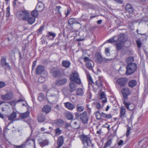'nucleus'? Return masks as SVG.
I'll return each mask as SVG.
<instances>
[{"instance_id": "f257e3e1", "label": "nucleus", "mask_w": 148, "mask_h": 148, "mask_svg": "<svg viewBox=\"0 0 148 148\" xmlns=\"http://www.w3.org/2000/svg\"><path fill=\"white\" fill-rule=\"evenodd\" d=\"M80 138L82 141V143L85 145L86 144L87 145L90 147L92 146V147H94L93 144L91 143V141L90 137L84 134L80 136Z\"/></svg>"}, {"instance_id": "0eeeda50", "label": "nucleus", "mask_w": 148, "mask_h": 148, "mask_svg": "<svg viewBox=\"0 0 148 148\" xmlns=\"http://www.w3.org/2000/svg\"><path fill=\"white\" fill-rule=\"evenodd\" d=\"M80 119L83 123L86 124L87 123L88 119L87 116V112L84 111L80 115Z\"/></svg>"}, {"instance_id": "dca6fc26", "label": "nucleus", "mask_w": 148, "mask_h": 148, "mask_svg": "<svg viewBox=\"0 0 148 148\" xmlns=\"http://www.w3.org/2000/svg\"><path fill=\"white\" fill-rule=\"evenodd\" d=\"M77 87V85L75 83L73 82H71L69 84V90L71 92H73L76 90Z\"/></svg>"}, {"instance_id": "aec40b11", "label": "nucleus", "mask_w": 148, "mask_h": 148, "mask_svg": "<svg viewBox=\"0 0 148 148\" xmlns=\"http://www.w3.org/2000/svg\"><path fill=\"white\" fill-rule=\"evenodd\" d=\"M126 40L124 35L123 34H120L118 36V38L117 41L118 42L123 43L125 42Z\"/></svg>"}, {"instance_id": "4be33fe9", "label": "nucleus", "mask_w": 148, "mask_h": 148, "mask_svg": "<svg viewBox=\"0 0 148 148\" xmlns=\"http://www.w3.org/2000/svg\"><path fill=\"white\" fill-rule=\"evenodd\" d=\"M99 99H102V102L105 103L107 102V99L106 97V95L105 93L103 92H101L99 94Z\"/></svg>"}, {"instance_id": "4468645a", "label": "nucleus", "mask_w": 148, "mask_h": 148, "mask_svg": "<svg viewBox=\"0 0 148 148\" xmlns=\"http://www.w3.org/2000/svg\"><path fill=\"white\" fill-rule=\"evenodd\" d=\"M1 64L2 66L4 67L6 69H10L11 66L6 61V59L4 58H2L1 59Z\"/></svg>"}, {"instance_id": "c03bdc74", "label": "nucleus", "mask_w": 148, "mask_h": 148, "mask_svg": "<svg viewBox=\"0 0 148 148\" xmlns=\"http://www.w3.org/2000/svg\"><path fill=\"white\" fill-rule=\"evenodd\" d=\"M101 116L107 119H110L112 118L110 114H107L103 112L101 113Z\"/></svg>"}, {"instance_id": "ddd939ff", "label": "nucleus", "mask_w": 148, "mask_h": 148, "mask_svg": "<svg viewBox=\"0 0 148 148\" xmlns=\"http://www.w3.org/2000/svg\"><path fill=\"white\" fill-rule=\"evenodd\" d=\"M1 97L2 99L3 100H10L14 97V95L12 92H10L5 95H2Z\"/></svg>"}, {"instance_id": "09e8293b", "label": "nucleus", "mask_w": 148, "mask_h": 148, "mask_svg": "<svg viewBox=\"0 0 148 148\" xmlns=\"http://www.w3.org/2000/svg\"><path fill=\"white\" fill-rule=\"evenodd\" d=\"M66 115L68 120H72L73 119V115L71 114L67 113L66 114Z\"/></svg>"}, {"instance_id": "de8ad7c7", "label": "nucleus", "mask_w": 148, "mask_h": 148, "mask_svg": "<svg viewBox=\"0 0 148 148\" xmlns=\"http://www.w3.org/2000/svg\"><path fill=\"white\" fill-rule=\"evenodd\" d=\"M26 146V143H23L20 145H14V148H24Z\"/></svg>"}, {"instance_id": "3c124183", "label": "nucleus", "mask_w": 148, "mask_h": 148, "mask_svg": "<svg viewBox=\"0 0 148 148\" xmlns=\"http://www.w3.org/2000/svg\"><path fill=\"white\" fill-rule=\"evenodd\" d=\"M62 131L60 130L59 128H57L55 130V133L56 135L59 136L61 133Z\"/></svg>"}, {"instance_id": "6ab92c4d", "label": "nucleus", "mask_w": 148, "mask_h": 148, "mask_svg": "<svg viewBox=\"0 0 148 148\" xmlns=\"http://www.w3.org/2000/svg\"><path fill=\"white\" fill-rule=\"evenodd\" d=\"M64 143V138L62 136H60L58 138L57 142L58 147L56 148H59L61 147Z\"/></svg>"}, {"instance_id": "ea45409f", "label": "nucleus", "mask_w": 148, "mask_h": 148, "mask_svg": "<svg viewBox=\"0 0 148 148\" xmlns=\"http://www.w3.org/2000/svg\"><path fill=\"white\" fill-rule=\"evenodd\" d=\"M112 139H109L105 143L104 146L103 148H106L107 147L110 146L112 143Z\"/></svg>"}, {"instance_id": "393cba45", "label": "nucleus", "mask_w": 148, "mask_h": 148, "mask_svg": "<svg viewBox=\"0 0 148 148\" xmlns=\"http://www.w3.org/2000/svg\"><path fill=\"white\" fill-rule=\"evenodd\" d=\"M86 66L88 69L91 70L94 66V62L91 61H89L86 63Z\"/></svg>"}, {"instance_id": "f704fd0d", "label": "nucleus", "mask_w": 148, "mask_h": 148, "mask_svg": "<svg viewBox=\"0 0 148 148\" xmlns=\"http://www.w3.org/2000/svg\"><path fill=\"white\" fill-rule=\"evenodd\" d=\"M39 143L40 145L44 146L48 145L49 143V142L48 140H46L40 141Z\"/></svg>"}, {"instance_id": "423d86ee", "label": "nucleus", "mask_w": 148, "mask_h": 148, "mask_svg": "<svg viewBox=\"0 0 148 148\" xmlns=\"http://www.w3.org/2000/svg\"><path fill=\"white\" fill-rule=\"evenodd\" d=\"M127 100H123V103L125 108L130 110H134L135 108V105L133 103L127 101Z\"/></svg>"}, {"instance_id": "9d476101", "label": "nucleus", "mask_w": 148, "mask_h": 148, "mask_svg": "<svg viewBox=\"0 0 148 148\" xmlns=\"http://www.w3.org/2000/svg\"><path fill=\"white\" fill-rule=\"evenodd\" d=\"M47 98V100L49 102L51 103H56L58 99L59 96H48Z\"/></svg>"}, {"instance_id": "473e14b6", "label": "nucleus", "mask_w": 148, "mask_h": 148, "mask_svg": "<svg viewBox=\"0 0 148 148\" xmlns=\"http://www.w3.org/2000/svg\"><path fill=\"white\" fill-rule=\"evenodd\" d=\"M27 20L28 23L30 24H32L35 21L36 18L35 17L32 16V17H29L28 18Z\"/></svg>"}, {"instance_id": "5701e85b", "label": "nucleus", "mask_w": 148, "mask_h": 148, "mask_svg": "<svg viewBox=\"0 0 148 148\" xmlns=\"http://www.w3.org/2000/svg\"><path fill=\"white\" fill-rule=\"evenodd\" d=\"M62 65L63 67L66 68H68L70 66L71 63L68 60H63L62 62Z\"/></svg>"}, {"instance_id": "0e129e2a", "label": "nucleus", "mask_w": 148, "mask_h": 148, "mask_svg": "<svg viewBox=\"0 0 148 148\" xmlns=\"http://www.w3.org/2000/svg\"><path fill=\"white\" fill-rule=\"evenodd\" d=\"M108 42L109 43H113L116 41V40H115L114 38L113 39H110L107 40Z\"/></svg>"}, {"instance_id": "2f4dec72", "label": "nucleus", "mask_w": 148, "mask_h": 148, "mask_svg": "<svg viewBox=\"0 0 148 148\" xmlns=\"http://www.w3.org/2000/svg\"><path fill=\"white\" fill-rule=\"evenodd\" d=\"M26 145L27 144V145L30 144L34 146L35 145V141L34 139L28 138L26 141Z\"/></svg>"}, {"instance_id": "1a4fd4ad", "label": "nucleus", "mask_w": 148, "mask_h": 148, "mask_svg": "<svg viewBox=\"0 0 148 148\" xmlns=\"http://www.w3.org/2000/svg\"><path fill=\"white\" fill-rule=\"evenodd\" d=\"M59 91L57 89L53 88L49 90L47 92V95L50 96H59Z\"/></svg>"}, {"instance_id": "9b49d317", "label": "nucleus", "mask_w": 148, "mask_h": 148, "mask_svg": "<svg viewBox=\"0 0 148 148\" xmlns=\"http://www.w3.org/2000/svg\"><path fill=\"white\" fill-rule=\"evenodd\" d=\"M50 73L54 77H58L60 75V71L56 68L51 69L50 70Z\"/></svg>"}, {"instance_id": "338daca9", "label": "nucleus", "mask_w": 148, "mask_h": 148, "mask_svg": "<svg viewBox=\"0 0 148 148\" xmlns=\"http://www.w3.org/2000/svg\"><path fill=\"white\" fill-rule=\"evenodd\" d=\"M123 141L122 140H120L119 142L118 143V145L119 146H121L123 145Z\"/></svg>"}, {"instance_id": "6e6d98bb", "label": "nucleus", "mask_w": 148, "mask_h": 148, "mask_svg": "<svg viewBox=\"0 0 148 148\" xmlns=\"http://www.w3.org/2000/svg\"><path fill=\"white\" fill-rule=\"evenodd\" d=\"M125 9H132V6L130 3H127L125 6Z\"/></svg>"}, {"instance_id": "e2e57ef3", "label": "nucleus", "mask_w": 148, "mask_h": 148, "mask_svg": "<svg viewBox=\"0 0 148 148\" xmlns=\"http://www.w3.org/2000/svg\"><path fill=\"white\" fill-rule=\"evenodd\" d=\"M117 3L119 4H122L123 3V0H114Z\"/></svg>"}, {"instance_id": "20e7f679", "label": "nucleus", "mask_w": 148, "mask_h": 148, "mask_svg": "<svg viewBox=\"0 0 148 148\" xmlns=\"http://www.w3.org/2000/svg\"><path fill=\"white\" fill-rule=\"evenodd\" d=\"M18 16L21 19L25 21L29 17V13L27 11L23 10L21 12H18L17 14Z\"/></svg>"}, {"instance_id": "69168bd1", "label": "nucleus", "mask_w": 148, "mask_h": 148, "mask_svg": "<svg viewBox=\"0 0 148 148\" xmlns=\"http://www.w3.org/2000/svg\"><path fill=\"white\" fill-rule=\"evenodd\" d=\"M96 108L98 109H99L101 107V104L99 103H96Z\"/></svg>"}, {"instance_id": "4c0bfd02", "label": "nucleus", "mask_w": 148, "mask_h": 148, "mask_svg": "<svg viewBox=\"0 0 148 148\" xmlns=\"http://www.w3.org/2000/svg\"><path fill=\"white\" fill-rule=\"evenodd\" d=\"M77 95L82 96L84 95V92L82 88H78L77 90Z\"/></svg>"}, {"instance_id": "f03ea898", "label": "nucleus", "mask_w": 148, "mask_h": 148, "mask_svg": "<svg viewBox=\"0 0 148 148\" xmlns=\"http://www.w3.org/2000/svg\"><path fill=\"white\" fill-rule=\"evenodd\" d=\"M136 68V65L135 63L129 64L126 67V74L128 75L132 74L135 71Z\"/></svg>"}, {"instance_id": "c9c22d12", "label": "nucleus", "mask_w": 148, "mask_h": 148, "mask_svg": "<svg viewBox=\"0 0 148 148\" xmlns=\"http://www.w3.org/2000/svg\"><path fill=\"white\" fill-rule=\"evenodd\" d=\"M38 120L40 122H43L45 119V116L42 114L39 115L38 117Z\"/></svg>"}, {"instance_id": "f8f14e48", "label": "nucleus", "mask_w": 148, "mask_h": 148, "mask_svg": "<svg viewBox=\"0 0 148 148\" xmlns=\"http://www.w3.org/2000/svg\"><path fill=\"white\" fill-rule=\"evenodd\" d=\"M45 71V67L43 66L39 65L35 69L36 73V75H40Z\"/></svg>"}, {"instance_id": "2eb2a0df", "label": "nucleus", "mask_w": 148, "mask_h": 148, "mask_svg": "<svg viewBox=\"0 0 148 148\" xmlns=\"http://www.w3.org/2000/svg\"><path fill=\"white\" fill-rule=\"evenodd\" d=\"M126 113V109L125 107L123 106H122L120 107V115L119 117L120 118L123 119L125 117Z\"/></svg>"}, {"instance_id": "c756f323", "label": "nucleus", "mask_w": 148, "mask_h": 148, "mask_svg": "<svg viewBox=\"0 0 148 148\" xmlns=\"http://www.w3.org/2000/svg\"><path fill=\"white\" fill-rule=\"evenodd\" d=\"M95 83L99 88L103 86V83L101 80V78L100 77H99V79L95 82Z\"/></svg>"}, {"instance_id": "72a5a7b5", "label": "nucleus", "mask_w": 148, "mask_h": 148, "mask_svg": "<svg viewBox=\"0 0 148 148\" xmlns=\"http://www.w3.org/2000/svg\"><path fill=\"white\" fill-rule=\"evenodd\" d=\"M29 111H27L21 114L20 115L21 118L25 119L27 118L29 116Z\"/></svg>"}, {"instance_id": "774afa93", "label": "nucleus", "mask_w": 148, "mask_h": 148, "mask_svg": "<svg viewBox=\"0 0 148 148\" xmlns=\"http://www.w3.org/2000/svg\"><path fill=\"white\" fill-rule=\"evenodd\" d=\"M36 61H34L33 63V64H32V70H33L34 69V67L36 65Z\"/></svg>"}, {"instance_id": "79ce46f5", "label": "nucleus", "mask_w": 148, "mask_h": 148, "mask_svg": "<svg viewBox=\"0 0 148 148\" xmlns=\"http://www.w3.org/2000/svg\"><path fill=\"white\" fill-rule=\"evenodd\" d=\"M87 8H90L92 9H94V8L96 9L94 6L92 5L91 4H90L87 2L85 3V5H84Z\"/></svg>"}, {"instance_id": "a18cd8bd", "label": "nucleus", "mask_w": 148, "mask_h": 148, "mask_svg": "<svg viewBox=\"0 0 148 148\" xmlns=\"http://www.w3.org/2000/svg\"><path fill=\"white\" fill-rule=\"evenodd\" d=\"M45 97L44 94L42 93H41L39 94L38 98V100L40 101H41L44 99Z\"/></svg>"}, {"instance_id": "cd10ccee", "label": "nucleus", "mask_w": 148, "mask_h": 148, "mask_svg": "<svg viewBox=\"0 0 148 148\" xmlns=\"http://www.w3.org/2000/svg\"><path fill=\"white\" fill-rule=\"evenodd\" d=\"M54 123L58 126H61L63 125V121L60 119L56 120L54 121Z\"/></svg>"}, {"instance_id": "e433bc0d", "label": "nucleus", "mask_w": 148, "mask_h": 148, "mask_svg": "<svg viewBox=\"0 0 148 148\" xmlns=\"http://www.w3.org/2000/svg\"><path fill=\"white\" fill-rule=\"evenodd\" d=\"M31 15L35 17V18H37L38 15V12L36 10H34L31 12Z\"/></svg>"}, {"instance_id": "c85d7f7f", "label": "nucleus", "mask_w": 148, "mask_h": 148, "mask_svg": "<svg viewBox=\"0 0 148 148\" xmlns=\"http://www.w3.org/2000/svg\"><path fill=\"white\" fill-rule=\"evenodd\" d=\"M76 109L77 111L79 112H81L84 110L85 108L84 106L77 104L76 106Z\"/></svg>"}, {"instance_id": "a19ab883", "label": "nucleus", "mask_w": 148, "mask_h": 148, "mask_svg": "<svg viewBox=\"0 0 148 148\" xmlns=\"http://www.w3.org/2000/svg\"><path fill=\"white\" fill-rule=\"evenodd\" d=\"M134 57H133L130 56L126 60V62L128 64L130 63H132V62H134Z\"/></svg>"}, {"instance_id": "f3484780", "label": "nucleus", "mask_w": 148, "mask_h": 148, "mask_svg": "<svg viewBox=\"0 0 148 148\" xmlns=\"http://www.w3.org/2000/svg\"><path fill=\"white\" fill-rule=\"evenodd\" d=\"M64 105L66 108L70 110H72L75 108L74 104L69 102L64 103Z\"/></svg>"}, {"instance_id": "b1692460", "label": "nucleus", "mask_w": 148, "mask_h": 148, "mask_svg": "<svg viewBox=\"0 0 148 148\" xmlns=\"http://www.w3.org/2000/svg\"><path fill=\"white\" fill-rule=\"evenodd\" d=\"M74 24H79V23L75 18H71L69 20V25L71 26Z\"/></svg>"}, {"instance_id": "bf43d9fd", "label": "nucleus", "mask_w": 148, "mask_h": 148, "mask_svg": "<svg viewBox=\"0 0 148 148\" xmlns=\"http://www.w3.org/2000/svg\"><path fill=\"white\" fill-rule=\"evenodd\" d=\"M136 43L138 47L139 48H140L142 45V43L139 40H136Z\"/></svg>"}, {"instance_id": "864d4df0", "label": "nucleus", "mask_w": 148, "mask_h": 148, "mask_svg": "<svg viewBox=\"0 0 148 148\" xmlns=\"http://www.w3.org/2000/svg\"><path fill=\"white\" fill-rule=\"evenodd\" d=\"M121 43L120 42H118L116 44V47L118 50H120L122 48Z\"/></svg>"}, {"instance_id": "13d9d810", "label": "nucleus", "mask_w": 148, "mask_h": 148, "mask_svg": "<svg viewBox=\"0 0 148 148\" xmlns=\"http://www.w3.org/2000/svg\"><path fill=\"white\" fill-rule=\"evenodd\" d=\"M45 80V77H40L38 79V81L40 83H42Z\"/></svg>"}, {"instance_id": "8fccbe9b", "label": "nucleus", "mask_w": 148, "mask_h": 148, "mask_svg": "<svg viewBox=\"0 0 148 148\" xmlns=\"http://www.w3.org/2000/svg\"><path fill=\"white\" fill-rule=\"evenodd\" d=\"M87 78L88 79V82L89 83V84L90 85H92L93 84H94V83H93L92 80L90 76V75H88L87 76Z\"/></svg>"}, {"instance_id": "7c9ffc66", "label": "nucleus", "mask_w": 148, "mask_h": 148, "mask_svg": "<svg viewBox=\"0 0 148 148\" xmlns=\"http://www.w3.org/2000/svg\"><path fill=\"white\" fill-rule=\"evenodd\" d=\"M44 4L41 2H40L37 4L35 9H44Z\"/></svg>"}, {"instance_id": "a211bd4d", "label": "nucleus", "mask_w": 148, "mask_h": 148, "mask_svg": "<svg viewBox=\"0 0 148 148\" xmlns=\"http://www.w3.org/2000/svg\"><path fill=\"white\" fill-rule=\"evenodd\" d=\"M67 79L66 78L57 80L55 82V84L58 85H62L66 84L67 82Z\"/></svg>"}, {"instance_id": "a878e982", "label": "nucleus", "mask_w": 148, "mask_h": 148, "mask_svg": "<svg viewBox=\"0 0 148 148\" xmlns=\"http://www.w3.org/2000/svg\"><path fill=\"white\" fill-rule=\"evenodd\" d=\"M16 117V113L15 112H13L12 113L8 116V119L9 121L13 120Z\"/></svg>"}, {"instance_id": "49530a36", "label": "nucleus", "mask_w": 148, "mask_h": 148, "mask_svg": "<svg viewBox=\"0 0 148 148\" xmlns=\"http://www.w3.org/2000/svg\"><path fill=\"white\" fill-rule=\"evenodd\" d=\"M95 117L97 119L99 120L101 119V113H100L99 111H97L95 113Z\"/></svg>"}, {"instance_id": "052dcab7", "label": "nucleus", "mask_w": 148, "mask_h": 148, "mask_svg": "<svg viewBox=\"0 0 148 148\" xmlns=\"http://www.w3.org/2000/svg\"><path fill=\"white\" fill-rule=\"evenodd\" d=\"M44 27L43 26H41L38 30V34H40L44 28Z\"/></svg>"}, {"instance_id": "603ef678", "label": "nucleus", "mask_w": 148, "mask_h": 148, "mask_svg": "<svg viewBox=\"0 0 148 148\" xmlns=\"http://www.w3.org/2000/svg\"><path fill=\"white\" fill-rule=\"evenodd\" d=\"M56 36V34L52 32H49L47 33V36L49 38L50 36H52L53 38H54Z\"/></svg>"}, {"instance_id": "37998d69", "label": "nucleus", "mask_w": 148, "mask_h": 148, "mask_svg": "<svg viewBox=\"0 0 148 148\" xmlns=\"http://www.w3.org/2000/svg\"><path fill=\"white\" fill-rule=\"evenodd\" d=\"M71 122L72 123L74 129H77L79 128V125L77 124V122L73 121Z\"/></svg>"}, {"instance_id": "58836bf2", "label": "nucleus", "mask_w": 148, "mask_h": 148, "mask_svg": "<svg viewBox=\"0 0 148 148\" xmlns=\"http://www.w3.org/2000/svg\"><path fill=\"white\" fill-rule=\"evenodd\" d=\"M96 59L97 61L100 63H101L103 60V58L100 54L97 55Z\"/></svg>"}, {"instance_id": "bb28decb", "label": "nucleus", "mask_w": 148, "mask_h": 148, "mask_svg": "<svg viewBox=\"0 0 148 148\" xmlns=\"http://www.w3.org/2000/svg\"><path fill=\"white\" fill-rule=\"evenodd\" d=\"M137 84V82L135 80L130 81L128 82V85L129 87L133 88Z\"/></svg>"}, {"instance_id": "680f3d73", "label": "nucleus", "mask_w": 148, "mask_h": 148, "mask_svg": "<svg viewBox=\"0 0 148 148\" xmlns=\"http://www.w3.org/2000/svg\"><path fill=\"white\" fill-rule=\"evenodd\" d=\"M5 86V83L2 82H0V88H2Z\"/></svg>"}, {"instance_id": "5fc2aeb1", "label": "nucleus", "mask_w": 148, "mask_h": 148, "mask_svg": "<svg viewBox=\"0 0 148 148\" xmlns=\"http://www.w3.org/2000/svg\"><path fill=\"white\" fill-rule=\"evenodd\" d=\"M110 49L108 48H106L105 49V52L107 56H109L110 55Z\"/></svg>"}, {"instance_id": "4d7b16f0", "label": "nucleus", "mask_w": 148, "mask_h": 148, "mask_svg": "<svg viewBox=\"0 0 148 148\" xmlns=\"http://www.w3.org/2000/svg\"><path fill=\"white\" fill-rule=\"evenodd\" d=\"M131 129V127H130L128 126L127 127V131L126 133V136L127 137L129 136Z\"/></svg>"}, {"instance_id": "6e6552de", "label": "nucleus", "mask_w": 148, "mask_h": 148, "mask_svg": "<svg viewBox=\"0 0 148 148\" xmlns=\"http://www.w3.org/2000/svg\"><path fill=\"white\" fill-rule=\"evenodd\" d=\"M121 91L123 97V100H127V96L131 93L130 90L127 88H124Z\"/></svg>"}, {"instance_id": "39448f33", "label": "nucleus", "mask_w": 148, "mask_h": 148, "mask_svg": "<svg viewBox=\"0 0 148 148\" xmlns=\"http://www.w3.org/2000/svg\"><path fill=\"white\" fill-rule=\"evenodd\" d=\"M128 82V79L125 77H121L117 79L116 81L115 84H116L121 87L125 86Z\"/></svg>"}, {"instance_id": "412c9836", "label": "nucleus", "mask_w": 148, "mask_h": 148, "mask_svg": "<svg viewBox=\"0 0 148 148\" xmlns=\"http://www.w3.org/2000/svg\"><path fill=\"white\" fill-rule=\"evenodd\" d=\"M51 109V107L49 105L45 106L42 109V112H45L47 114L50 112Z\"/></svg>"}, {"instance_id": "7ed1b4c3", "label": "nucleus", "mask_w": 148, "mask_h": 148, "mask_svg": "<svg viewBox=\"0 0 148 148\" xmlns=\"http://www.w3.org/2000/svg\"><path fill=\"white\" fill-rule=\"evenodd\" d=\"M70 79L71 81L74 82L78 84H81L80 79L79 77L78 73L76 71L73 72L70 75Z\"/></svg>"}]
</instances>
